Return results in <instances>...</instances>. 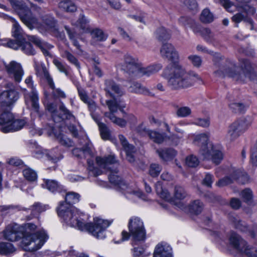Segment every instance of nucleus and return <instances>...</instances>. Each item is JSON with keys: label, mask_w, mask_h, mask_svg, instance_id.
I'll return each instance as SVG.
<instances>
[{"label": "nucleus", "mask_w": 257, "mask_h": 257, "mask_svg": "<svg viewBox=\"0 0 257 257\" xmlns=\"http://www.w3.org/2000/svg\"><path fill=\"white\" fill-rule=\"evenodd\" d=\"M80 195L74 192H69L65 195V201L61 202L57 207L58 215L65 223L83 231H87L97 239L105 237L104 231L111 222L99 218L94 219V223H87L81 218V213L72 204L79 202Z\"/></svg>", "instance_id": "nucleus-1"}, {"label": "nucleus", "mask_w": 257, "mask_h": 257, "mask_svg": "<svg viewBox=\"0 0 257 257\" xmlns=\"http://www.w3.org/2000/svg\"><path fill=\"white\" fill-rule=\"evenodd\" d=\"M161 56L171 61L163 70L161 76L167 79L168 85L172 89L188 88L201 80L200 77L194 72L187 73L183 67L177 63L179 54L174 47L170 43L164 44L160 49Z\"/></svg>", "instance_id": "nucleus-2"}, {"label": "nucleus", "mask_w": 257, "mask_h": 257, "mask_svg": "<svg viewBox=\"0 0 257 257\" xmlns=\"http://www.w3.org/2000/svg\"><path fill=\"white\" fill-rule=\"evenodd\" d=\"M95 161L96 165L101 169L94 167L93 161L87 159L88 170L90 173L94 176H97L102 173L103 171L109 170L110 174L108 178L110 182L117 186L123 193L125 195L133 194L143 200L146 199L145 195L139 189L133 186L128 185L122 180L121 178L117 175V169L111 170L110 166L117 163V161L114 155H110L104 157H97Z\"/></svg>", "instance_id": "nucleus-3"}, {"label": "nucleus", "mask_w": 257, "mask_h": 257, "mask_svg": "<svg viewBox=\"0 0 257 257\" xmlns=\"http://www.w3.org/2000/svg\"><path fill=\"white\" fill-rule=\"evenodd\" d=\"M25 229L22 240V245L24 250L35 251L40 249L48 238V236L43 230L34 232L37 226L32 223L24 225Z\"/></svg>", "instance_id": "nucleus-4"}, {"label": "nucleus", "mask_w": 257, "mask_h": 257, "mask_svg": "<svg viewBox=\"0 0 257 257\" xmlns=\"http://www.w3.org/2000/svg\"><path fill=\"white\" fill-rule=\"evenodd\" d=\"M208 138L207 134H200L195 137L193 142L200 147L199 153L203 159L211 160L218 164L223 159L222 153L209 141Z\"/></svg>", "instance_id": "nucleus-5"}, {"label": "nucleus", "mask_w": 257, "mask_h": 257, "mask_svg": "<svg viewBox=\"0 0 257 257\" xmlns=\"http://www.w3.org/2000/svg\"><path fill=\"white\" fill-rule=\"evenodd\" d=\"M240 68L232 65L227 68H221L216 73L219 75H227L236 80L244 81L246 78L251 79L253 75L250 62L245 59L239 60Z\"/></svg>", "instance_id": "nucleus-6"}, {"label": "nucleus", "mask_w": 257, "mask_h": 257, "mask_svg": "<svg viewBox=\"0 0 257 257\" xmlns=\"http://www.w3.org/2000/svg\"><path fill=\"white\" fill-rule=\"evenodd\" d=\"M10 20L13 23L11 31L13 37L18 40H23L26 36L28 37V40L38 47L45 55L48 56L49 55V50L53 48L52 45L47 42L41 41V40L35 36L26 35L18 22L15 19L13 18H10Z\"/></svg>", "instance_id": "nucleus-7"}, {"label": "nucleus", "mask_w": 257, "mask_h": 257, "mask_svg": "<svg viewBox=\"0 0 257 257\" xmlns=\"http://www.w3.org/2000/svg\"><path fill=\"white\" fill-rule=\"evenodd\" d=\"M128 227L130 234L126 231H123L121 233L122 241L128 240L130 235L135 241H143L145 239L146 230L144 223L140 218H131L128 221Z\"/></svg>", "instance_id": "nucleus-8"}, {"label": "nucleus", "mask_w": 257, "mask_h": 257, "mask_svg": "<svg viewBox=\"0 0 257 257\" xmlns=\"http://www.w3.org/2000/svg\"><path fill=\"white\" fill-rule=\"evenodd\" d=\"M16 11H17L22 21L28 27H39L40 26L37 19L34 17L28 7L19 0H10Z\"/></svg>", "instance_id": "nucleus-9"}, {"label": "nucleus", "mask_w": 257, "mask_h": 257, "mask_svg": "<svg viewBox=\"0 0 257 257\" xmlns=\"http://www.w3.org/2000/svg\"><path fill=\"white\" fill-rule=\"evenodd\" d=\"M142 63L137 57L126 54L123 56V61L117 64V68L126 72L130 77L136 79L138 72L141 69Z\"/></svg>", "instance_id": "nucleus-10"}, {"label": "nucleus", "mask_w": 257, "mask_h": 257, "mask_svg": "<svg viewBox=\"0 0 257 257\" xmlns=\"http://www.w3.org/2000/svg\"><path fill=\"white\" fill-rule=\"evenodd\" d=\"M228 240L230 245L238 251L244 253L248 257H257V249L247 245L246 241L236 233L231 232Z\"/></svg>", "instance_id": "nucleus-11"}, {"label": "nucleus", "mask_w": 257, "mask_h": 257, "mask_svg": "<svg viewBox=\"0 0 257 257\" xmlns=\"http://www.w3.org/2000/svg\"><path fill=\"white\" fill-rule=\"evenodd\" d=\"M106 104L109 112H105V116L109 118L114 123L121 127L124 126L126 124V121L122 118L117 117L114 113L116 112L118 110L123 112V108L125 107V105L121 104L120 101H117L114 98L112 99L106 100Z\"/></svg>", "instance_id": "nucleus-12"}, {"label": "nucleus", "mask_w": 257, "mask_h": 257, "mask_svg": "<svg viewBox=\"0 0 257 257\" xmlns=\"http://www.w3.org/2000/svg\"><path fill=\"white\" fill-rule=\"evenodd\" d=\"M252 119L247 116L233 122L229 126L228 134L232 139H234L244 132L251 124Z\"/></svg>", "instance_id": "nucleus-13"}, {"label": "nucleus", "mask_w": 257, "mask_h": 257, "mask_svg": "<svg viewBox=\"0 0 257 257\" xmlns=\"http://www.w3.org/2000/svg\"><path fill=\"white\" fill-rule=\"evenodd\" d=\"M46 109L52 114L53 120L56 123L62 121L64 118L75 121L76 118L71 112L65 107L64 104L60 106V110L63 113V116L58 114L57 105L53 103H48L46 105Z\"/></svg>", "instance_id": "nucleus-14"}, {"label": "nucleus", "mask_w": 257, "mask_h": 257, "mask_svg": "<svg viewBox=\"0 0 257 257\" xmlns=\"http://www.w3.org/2000/svg\"><path fill=\"white\" fill-rule=\"evenodd\" d=\"M231 177L226 176L220 179L216 183V186L223 187L233 183L235 180H238L239 182L244 184L249 179L247 174L241 169H233L231 173Z\"/></svg>", "instance_id": "nucleus-15"}, {"label": "nucleus", "mask_w": 257, "mask_h": 257, "mask_svg": "<svg viewBox=\"0 0 257 257\" xmlns=\"http://www.w3.org/2000/svg\"><path fill=\"white\" fill-rule=\"evenodd\" d=\"M25 82L32 89L31 92L26 93L25 94V103L28 106L31 105L33 109L37 112L39 115H40L39 112L38 94L36 90L33 87L32 76H30L28 77L25 79Z\"/></svg>", "instance_id": "nucleus-16"}, {"label": "nucleus", "mask_w": 257, "mask_h": 257, "mask_svg": "<svg viewBox=\"0 0 257 257\" xmlns=\"http://www.w3.org/2000/svg\"><path fill=\"white\" fill-rule=\"evenodd\" d=\"M35 69L36 71V74L38 76H43L47 80L48 84L53 90V95L55 97L58 98H65L66 97L65 93L62 90L59 88H55V84L53 79L50 76L49 73L45 67L43 66H37L35 67Z\"/></svg>", "instance_id": "nucleus-17"}, {"label": "nucleus", "mask_w": 257, "mask_h": 257, "mask_svg": "<svg viewBox=\"0 0 257 257\" xmlns=\"http://www.w3.org/2000/svg\"><path fill=\"white\" fill-rule=\"evenodd\" d=\"M19 98V94L15 90L12 89L3 91L0 95V106L3 109L0 115L7 111L5 106H9L15 103Z\"/></svg>", "instance_id": "nucleus-18"}, {"label": "nucleus", "mask_w": 257, "mask_h": 257, "mask_svg": "<svg viewBox=\"0 0 257 257\" xmlns=\"http://www.w3.org/2000/svg\"><path fill=\"white\" fill-rule=\"evenodd\" d=\"M5 67L9 76L13 78L17 82H20L24 74L21 65L15 61H12L9 64H6Z\"/></svg>", "instance_id": "nucleus-19"}, {"label": "nucleus", "mask_w": 257, "mask_h": 257, "mask_svg": "<svg viewBox=\"0 0 257 257\" xmlns=\"http://www.w3.org/2000/svg\"><path fill=\"white\" fill-rule=\"evenodd\" d=\"M57 126H53L48 125L44 131L49 136L55 137L62 145L70 147L73 146V142L68 138L63 135L59 130L57 132L56 130Z\"/></svg>", "instance_id": "nucleus-20"}, {"label": "nucleus", "mask_w": 257, "mask_h": 257, "mask_svg": "<svg viewBox=\"0 0 257 257\" xmlns=\"http://www.w3.org/2000/svg\"><path fill=\"white\" fill-rule=\"evenodd\" d=\"M41 26L46 30L53 33L56 37L61 39L65 38L64 34L58 31L56 26V23L53 17L48 16L43 17V22Z\"/></svg>", "instance_id": "nucleus-21"}, {"label": "nucleus", "mask_w": 257, "mask_h": 257, "mask_svg": "<svg viewBox=\"0 0 257 257\" xmlns=\"http://www.w3.org/2000/svg\"><path fill=\"white\" fill-rule=\"evenodd\" d=\"M105 90L107 95L114 98L115 96H121L123 92L114 81L110 79L106 80L105 82Z\"/></svg>", "instance_id": "nucleus-22"}, {"label": "nucleus", "mask_w": 257, "mask_h": 257, "mask_svg": "<svg viewBox=\"0 0 257 257\" xmlns=\"http://www.w3.org/2000/svg\"><path fill=\"white\" fill-rule=\"evenodd\" d=\"M137 131L142 135H148L153 141L158 144L162 143L164 140L163 136L160 133L147 130L143 124H141L137 127Z\"/></svg>", "instance_id": "nucleus-23"}, {"label": "nucleus", "mask_w": 257, "mask_h": 257, "mask_svg": "<svg viewBox=\"0 0 257 257\" xmlns=\"http://www.w3.org/2000/svg\"><path fill=\"white\" fill-rule=\"evenodd\" d=\"M153 257H172L171 247L165 242L159 243L155 247Z\"/></svg>", "instance_id": "nucleus-24"}, {"label": "nucleus", "mask_w": 257, "mask_h": 257, "mask_svg": "<svg viewBox=\"0 0 257 257\" xmlns=\"http://www.w3.org/2000/svg\"><path fill=\"white\" fill-rule=\"evenodd\" d=\"M118 138L123 148L126 152V159L130 162H134L135 161L134 153L136 152L135 147L128 143L124 136L119 135Z\"/></svg>", "instance_id": "nucleus-25"}, {"label": "nucleus", "mask_w": 257, "mask_h": 257, "mask_svg": "<svg viewBox=\"0 0 257 257\" xmlns=\"http://www.w3.org/2000/svg\"><path fill=\"white\" fill-rule=\"evenodd\" d=\"M19 225L17 224L8 225L3 231L5 238L11 241H16L19 237Z\"/></svg>", "instance_id": "nucleus-26"}, {"label": "nucleus", "mask_w": 257, "mask_h": 257, "mask_svg": "<svg viewBox=\"0 0 257 257\" xmlns=\"http://www.w3.org/2000/svg\"><path fill=\"white\" fill-rule=\"evenodd\" d=\"M162 68V65L161 64H153L147 67H144L142 64L136 79L141 78L143 76H150L157 73Z\"/></svg>", "instance_id": "nucleus-27"}, {"label": "nucleus", "mask_w": 257, "mask_h": 257, "mask_svg": "<svg viewBox=\"0 0 257 257\" xmlns=\"http://www.w3.org/2000/svg\"><path fill=\"white\" fill-rule=\"evenodd\" d=\"M34 153V156L37 158L40 159L46 157L48 159L52 160L54 162H56L62 158L61 156L57 157L54 155L53 152H51L49 153L48 152V151L42 149L41 147L38 146L36 147Z\"/></svg>", "instance_id": "nucleus-28"}, {"label": "nucleus", "mask_w": 257, "mask_h": 257, "mask_svg": "<svg viewBox=\"0 0 257 257\" xmlns=\"http://www.w3.org/2000/svg\"><path fill=\"white\" fill-rule=\"evenodd\" d=\"M193 31L195 33H200L204 39L208 43L213 44L216 40L214 34L208 28H201L197 27L193 28Z\"/></svg>", "instance_id": "nucleus-29"}, {"label": "nucleus", "mask_w": 257, "mask_h": 257, "mask_svg": "<svg viewBox=\"0 0 257 257\" xmlns=\"http://www.w3.org/2000/svg\"><path fill=\"white\" fill-rule=\"evenodd\" d=\"M72 154L76 157L80 158L91 157L93 155L92 145L91 144H87L82 149H74L72 151Z\"/></svg>", "instance_id": "nucleus-30"}, {"label": "nucleus", "mask_w": 257, "mask_h": 257, "mask_svg": "<svg viewBox=\"0 0 257 257\" xmlns=\"http://www.w3.org/2000/svg\"><path fill=\"white\" fill-rule=\"evenodd\" d=\"M92 39V43L96 42H103L107 38V35L99 28H95L89 31Z\"/></svg>", "instance_id": "nucleus-31"}, {"label": "nucleus", "mask_w": 257, "mask_h": 257, "mask_svg": "<svg viewBox=\"0 0 257 257\" xmlns=\"http://www.w3.org/2000/svg\"><path fill=\"white\" fill-rule=\"evenodd\" d=\"M41 185L43 188H46L52 192H59L62 189V186L54 180L44 179Z\"/></svg>", "instance_id": "nucleus-32"}, {"label": "nucleus", "mask_w": 257, "mask_h": 257, "mask_svg": "<svg viewBox=\"0 0 257 257\" xmlns=\"http://www.w3.org/2000/svg\"><path fill=\"white\" fill-rule=\"evenodd\" d=\"M234 225L237 228L243 232H248L249 235L252 237L254 238L255 237V233L249 229L248 226L246 223L240 220L238 217L233 218L232 220Z\"/></svg>", "instance_id": "nucleus-33"}, {"label": "nucleus", "mask_w": 257, "mask_h": 257, "mask_svg": "<svg viewBox=\"0 0 257 257\" xmlns=\"http://www.w3.org/2000/svg\"><path fill=\"white\" fill-rule=\"evenodd\" d=\"M160 157L165 161L171 160L177 154L176 151L173 149L157 150Z\"/></svg>", "instance_id": "nucleus-34"}, {"label": "nucleus", "mask_w": 257, "mask_h": 257, "mask_svg": "<svg viewBox=\"0 0 257 257\" xmlns=\"http://www.w3.org/2000/svg\"><path fill=\"white\" fill-rule=\"evenodd\" d=\"M130 92L137 94H148L149 90L137 82H133L128 88Z\"/></svg>", "instance_id": "nucleus-35"}, {"label": "nucleus", "mask_w": 257, "mask_h": 257, "mask_svg": "<svg viewBox=\"0 0 257 257\" xmlns=\"http://www.w3.org/2000/svg\"><path fill=\"white\" fill-rule=\"evenodd\" d=\"M156 190L157 194L162 199L168 201L171 200V196L170 193L167 189L163 188L160 182H158L156 184Z\"/></svg>", "instance_id": "nucleus-36"}, {"label": "nucleus", "mask_w": 257, "mask_h": 257, "mask_svg": "<svg viewBox=\"0 0 257 257\" xmlns=\"http://www.w3.org/2000/svg\"><path fill=\"white\" fill-rule=\"evenodd\" d=\"M203 208V204L199 200H196L192 201L189 206V211L196 214L201 213Z\"/></svg>", "instance_id": "nucleus-37"}, {"label": "nucleus", "mask_w": 257, "mask_h": 257, "mask_svg": "<svg viewBox=\"0 0 257 257\" xmlns=\"http://www.w3.org/2000/svg\"><path fill=\"white\" fill-rule=\"evenodd\" d=\"M170 33L164 27L157 29L155 32V37L159 41L166 40L170 38Z\"/></svg>", "instance_id": "nucleus-38"}, {"label": "nucleus", "mask_w": 257, "mask_h": 257, "mask_svg": "<svg viewBox=\"0 0 257 257\" xmlns=\"http://www.w3.org/2000/svg\"><path fill=\"white\" fill-rule=\"evenodd\" d=\"M59 7L67 12H73L76 10V6L71 1L68 0L60 2Z\"/></svg>", "instance_id": "nucleus-39"}, {"label": "nucleus", "mask_w": 257, "mask_h": 257, "mask_svg": "<svg viewBox=\"0 0 257 257\" xmlns=\"http://www.w3.org/2000/svg\"><path fill=\"white\" fill-rule=\"evenodd\" d=\"M15 251V249L12 243L9 242L0 243V254L7 255Z\"/></svg>", "instance_id": "nucleus-40"}, {"label": "nucleus", "mask_w": 257, "mask_h": 257, "mask_svg": "<svg viewBox=\"0 0 257 257\" xmlns=\"http://www.w3.org/2000/svg\"><path fill=\"white\" fill-rule=\"evenodd\" d=\"M49 208V206L46 205H43L40 203H35L31 207V213L33 216H36L39 213L45 211Z\"/></svg>", "instance_id": "nucleus-41"}, {"label": "nucleus", "mask_w": 257, "mask_h": 257, "mask_svg": "<svg viewBox=\"0 0 257 257\" xmlns=\"http://www.w3.org/2000/svg\"><path fill=\"white\" fill-rule=\"evenodd\" d=\"M191 113V108L187 106L178 107L176 111V114L179 117H186L190 116Z\"/></svg>", "instance_id": "nucleus-42"}, {"label": "nucleus", "mask_w": 257, "mask_h": 257, "mask_svg": "<svg viewBox=\"0 0 257 257\" xmlns=\"http://www.w3.org/2000/svg\"><path fill=\"white\" fill-rule=\"evenodd\" d=\"M200 19L204 23H209L213 21L214 17L210 11L207 9H205L202 11Z\"/></svg>", "instance_id": "nucleus-43"}, {"label": "nucleus", "mask_w": 257, "mask_h": 257, "mask_svg": "<svg viewBox=\"0 0 257 257\" xmlns=\"http://www.w3.org/2000/svg\"><path fill=\"white\" fill-rule=\"evenodd\" d=\"M89 22V20L83 15L81 14L75 25L79 27L84 31L86 32L88 30L87 24Z\"/></svg>", "instance_id": "nucleus-44"}, {"label": "nucleus", "mask_w": 257, "mask_h": 257, "mask_svg": "<svg viewBox=\"0 0 257 257\" xmlns=\"http://www.w3.org/2000/svg\"><path fill=\"white\" fill-rule=\"evenodd\" d=\"M23 173L25 178L29 181L33 182L37 180V175L36 172L30 168L24 169Z\"/></svg>", "instance_id": "nucleus-45"}, {"label": "nucleus", "mask_w": 257, "mask_h": 257, "mask_svg": "<svg viewBox=\"0 0 257 257\" xmlns=\"http://www.w3.org/2000/svg\"><path fill=\"white\" fill-rule=\"evenodd\" d=\"M187 194L184 189L180 186H176L174 188V196L178 200H183L186 198Z\"/></svg>", "instance_id": "nucleus-46"}, {"label": "nucleus", "mask_w": 257, "mask_h": 257, "mask_svg": "<svg viewBox=\"0 0 257 257\" xmlns=\"http://www.w3.org/2000/svg\"><path fill=\"white\" fill-rule=\"evenodd\" d=\"M232 20L236 24H238L241 21L248 22L251 25H252L253 23V22L251 19H248L246 15H244L241 13H238L235 14L232 17Z\"/></svg>", "instance_id": "nucleus-47"}, {"label": "nucleus", "mask_w": 257, "mask_h": 257, "mask_svg": "<svg viewBox=\"0 0 257 257\" xmlns=\"http://www.w3.org/2000/svg\"><path fill=\"white\" fill-rule=\"evenodd\" d=\"M62 56L63 58H65L67 59V60L71 63V64L74 65L77 68H80L79 63L78 61V60L76 58V57L70 53L68 51H64L62 54Z\"/></svg>", "instance_id": "nucleus-48"}, {"label": "nucleus", "mask_w": 257, "mask_h": 257, "mask_svg": "<svg viewBox=\"0 0 257 257\" xmlns=\"http://www.w3.org/2000/svg\"><path fill=\"white\" fill-rule=\"evenodd\" d=\"M21 49L27 55H34L35 54V50L31 44L30 42H25V39L23 40Z\"/></svg>", "instance_id": "nucleus-49"}, {"label": "nucleus", "mask_w": 257, "mask_h": 257, "mask_svg": "<svg viewBox=\"0 0 257 257\" xmlns=\"http://www.w3.org/2000/svg\"><path fill=\"white\" fill-rule=\"evenodd\" d=\"M64 28L69 36L70 40L72 42L73 45L75 46L77 49L80 50L81 46L75 38L76 33L72 32L67 26H65Z\"/></svg>", "instance_id": "nucleus-50"}, {"label": "nucleus", "mask_w": 257, "mask_h": 257, "mask_svg": "<svg viewBox=\"0 0 257 257\" xmlns=\"http://www.w3.org/2000/svg\"><path fill=\"white\" fill-rule=\"evenodd\" d=\"M229 108L234 113H242L245 111L246 107L243 103L233 102L230 104Z\"/></svg>", "instance_id": "nucleus-51"}, {"label": "nucleus", "mask_w": 257, "mask_h": 257, "mask_svg": "<svg viewBox=\"0 0 257 257\" xmlns=\"http://www.w3.org/2000/svg\"><path fill=\"white\" fill-rule=\"evenodd\" d=\"M162 170V167L159 164H152L149 168V174L153 177H157Z\"/></svg>", "instance_id": "nucleus-52"}, {"label": "nucleus", "mask_w": 257, "mask_h": 257, "mask_svg": "<svg viewBox=\"0 0 257 257\" xmlns=\"http://www.w3.org/2000/svg\"><path fill=\"white\" fill-rule=\"evenodd\" d=\"M164 137V141H168L169 143L173 146L178 145L181 141V137H179L176 135L173 134L169 137H165L163 134H161Z\"/></svg>", "instance_id": "nucleus-53"}, {"label": "nucleus", "mask_w": 257, "mask_h": 257, "mask_svg": "<svg viewBox=\"0 0 257 257\" xmlns=\"http://www.w3.org/2000/svg\"><path fill=\"white\" fill-rule=\"evenodd\" d=\"M240 195L243 200L247 203L249 202L253 197L252 192L249 188H245L242 190Z\"/></svg>", "instance_id": "nucleus-54"}, {"label": "nucleus", "mask_w": 257, "mask_h": 257, "mask_svg": "<svg viewBox=\"0 0 257 257\" xmlns=\"http://www.w3.org/2000/svg\"><path fill=\"white\" fill-rule=\"evenodd\" d=\"M98 126L101 137L104 140H107L110 137V132L106 125L103 123H99Z\"/></svg>", "instance_id": "nucleus-55"}, {"label": "nucleus", "mask_w": 257, "mask_h": 257, "mask_svg": "<svg viewBox=\"0 0 257 257\" xmlns=\"http://www.w3.org/2000/svg\"><path fill=\"white\" fill-rule=\"evenodd\" d=\"M192 123L203 127H207L210 125V120L208 118H198Z\"/></svg>", "instance_id": "nucleus-56"}, {"label": "nucleus", "mask_w": 257, "mask_h": 257, "mask_svg": "<svg viewBox=\"0 0 257 257\" xmlns=\"http://www.w3.org/2000/svg\"><path fill=\"white\" fill-rule=\"evenodd\" d=\"M186 164L189 167H196L199 164V161L196 156L190 155L186 158Z\"/></svg>", "instance_id": "nucleus-57"}, {"label": "nucleus", "mask_w": 257, "mask_h": 257, "mask_svg": "<svg viewBox=\"0 0 257 257\" xmlns=\"http://www.w3.org/2000/svg\"><path fill=\"white\" fill-rule=\"evenodd\" d=\"M23 43V40H9L7 43V46L12 49L17 50L19 48L22 46Z\"/></svg>", "instance_id": "nucleus-58"}, {"label": "nucleus", "mask_w": 257, "mask_h": 257, "mask_svg": "<svg viewBox=\"0 0 257 257\" xmlns=\"http://www.w3.org/2000/svg\"><path fill=\"white\" fill-rule=\"evenodd\" d=\"M17 209H20L19 207L13 205L0 206V212L4 214L12 213Z\"/></svg>", "instance_id": "nucleus-59"}, {"label": "nucleus", "mask_w": 257, "mask_h": 257, "mask_svg": "<svg viewBox=\"0 0 257 257\" xmlns=\"http://www.w3.org/2000/svg\"><path fill=\"white\" fill-rule=\"evenodd\" d=\"M188 59L191 62L194 66L199 67L202 64L201 58L197 55H191L188 57Z\"/></svg>", "instance_id": "nucleus-60"}, {"label": "nucleus", "mask_w": 257, "mask_h": 257, "mask_svg": "<svg viewBox=\"0 0 257 257\" xmlns=\"http://www.w3.org/2000/svg\"><path fill=\"white\" fill-rule=\"evenodd\" d=\"M53 63L60 72L64 73L66 75H68V72L65 66L60 61L58 60L54 59L53 60Z\"/></svg>", "instance_id": "nucleus-61"}, {"label": "nucleus", "mask_w": 257, "mask_h": 257, "mask_svg": "<svg viewBox=\"0 0 257 257\" xmlns=\"http://www.w3.org/2000/svg\"><path fill=\"white\" fill-rule=\"evenodd\" d=\"M179 23L183 27L189 26L192 22V20L189 17L185 16H181L178 19Z\"/></svg>", "instance_id": "nucleus-62"}, {"label": "nucleus", "mask_w": 257, "mask_h": 257, "mask_svg": "<svg viewBox=\"0 0 257 257\" xmlns=\"http://www.w3.org/2000/svg\"><path fill=\"white\" fill-rule=\"evenodd\" d=\"M213 181V176L209 173H207L203 180V184L207 187H210Z\"/></svg>", "instance_id": "nucleus-63"}, {"label": "nucleus", "mask_w": 257, "mask_h": 257, "mask_svg": "<svg viewBox=\"0 0 257 257\" xmlns=\"http://www.w3.org/2000/svg\"><path fill=\"white\" fill-rule=\"evenodd\" d=\"M250 162L254 166H257V150L253 148L250 155Z\"/></svg>", "instance_id": "nucleus-64"}]
</instances>
